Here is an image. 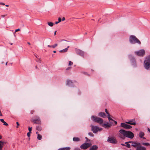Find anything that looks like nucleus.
I'll return each instance as SVG.
<instances>
[{
  "instance_id": "nucleus-19",
  "label": "nucleus",
  "mask_w": 150,
  "mask_h": 150,
  "mask_svg": "<svg viewBox=\"0 0 150 150\" xmlns=\"http://www.w3.org/2000/svg\"><path fill=\"white\" fill-rule=\"evenodd\" d=\"M144 135V133L143 132H140L139 134V137L141 138H142L143 139H145V137H143V136Z\"/></svg>"
},
{
  "instance_id": "nucleus-21",
  "label": "nucleus",
  "mask_w": 150,
  "mask_h": 150,
  "mask_svg": "<svg viewBox=\"0 0 150 150\" xmlns=\"http://www.w3.org/2000/svg\"><path fill=\"white\" fill-rule=\"evenodd\" d=\"M70 148L69 147H66L59 148L57 150H70Z\"/></svg>"
},
{
  "instance_id": "nucleus-38",
  "label": "nucleus",
  "mask_w": 150,
  "mask_h": 150,
  "mask_svg": "<svg viewBox=\"0 0 150 150\" xmlns=\"http://www.w3.org/2000/svg\"><path fill=\"white\" fill-rule=\"evenodd\" d=\"M30 133L29 132L27 133V135L28 137H30V133Z\"/></svg>"
},
{
  "instance_id": "nucleus-54",
  "label": "nucleus",
  "mask_w": 150,
  "mask_h": 150,
  "mask_svg": "<svg viewBox=\"0 0 150 150\" xmlns=\"http://www.w3.org/2000/svg\"><path fill=\"white\" fill-rule=\"evenodd\" d=\"M16 33V32H15H15H13V35H14V36H16V35H15V33Z\"/></svg>"
},
{
  "instance_id": "nucleus-39",
  "label": "nucleus",
  "mask_w": 150,
  "mask_h": 150,
  "mask_svg": "<svg viewBox=\"0 0 150 150\" xmlns=\"http://www.w3.org/2000/svg\"><path fill=\"white\" fill-rule=\"evenodd\" d=\"M62 21V19L60 18H58V22L60 23V22L61 21Z\"/></svg>"
},
{
  "instance_id": "nucleus-5",
  "label": "nucleus",
  "mask_w": 150,
  "mask_h": 150,
  "mask_svg": "<svg viewBox=\"0 0 150 150\" xmlns=\"http://www.w3.org/2000/svg\"><path fill=\"white\" fill-rule=\"evenodd\" d=\"M91 118L94 122L102 124L103 122V120L102 119L97 117L92 116L91 117Z\"/></svg>"
},
{
  "instance_id": "nucleus-11",
  "label": "nucleus",
  "mask_w": 150,
  "mask_h": 150,
  "mask_svg": "<svg viewBox=\"0 0 150 150\" xmlns=\"http://www.w3.org/2000/svg\"><path fill=\"white\" fill-rule=\"evenodd\" d=\"M127 143H132V144L131 146L134 147H136L137 146L140 144V143L139 142H133L132 141H129V142H126L125 143V144H127Z\"/></svg>"
},
{
  "instance_id": "nucleus-47",
  "label": "nucleus",
  "mask_w": 150,
  "mask_h": 150,
  "mask_svg": "<svg viewBox=\"0 0 150 150\" xmlns=\"http://www.w3.org/2000/svg\"><path fill=\"white\" fill-rule=\"evenodd\" d=\"M59 23V22H58V21H56L55 22V24H58Z\"/></svg>"
},
{
  "instance_id": "nucleus-20",
  "label": "nucleus",
  "mask_w": 150,
  "mask_h": 150,
  "mask_svg": "<svg viewBox=\"0 0 150 150\" xmlns=\"http://www.w3.org/2000/svg\"><path fill=\"white\" fill-rule=\"evenodd\" d=\"M69 47V46H68L67 47V48H66L63 50H61L60 51H59V52H67L68 50V48Z\"/></svg>"
},
{
  "instance_id": "nucleus-25",
  "label": "nucleus",
  "mask_w": 150,
  "mask_h": 150,
  "mask_svg": "<svg viewBox=\"0 0 150 150\" xmlns=\"http://www.w3.org/2000/svg\"><path fill=\"white\" fill-rule=\"evenodd\" d=\"M73 140L74 142H78L80 140V139L79 138L76 137H74Z\"/></svg>"
},
{
  "instance_id": "nucleus-17",
  "label": "nucleus",
  "mask_w": 150,
  "mask_h": 150,
  "mask_svg": "<svg viewBox=\"0 0 150 150\" xmlns=\"http://www.w3.org/2000/svg\"><path fill=\"white\" fill-rule=\"evenodd\" d=\"M103 126L105 128L108 129L110 127V125L108 124V122L107 124H104L103 125Z\"/></svg>"
},
{
  "instance_id": "nucleus-15",
  "label": "nucleus",
  "mask_w": 150,
  "mask_h": 150,
  "mask_svg": "<svg viewBox=\"0 0 150 150\" xmlns=\"http://www.w3.org/2000/svg\"><path fill=\"white\" fill-rule=\"evenodd\" d=\"M76 53L77 54L80 55L81 56L84 57V52L83 51L80 50H78L76 51Z\"/></svg>"
},
{
  "instance_id": "nucleus-27",
  "label": "nucleus",
  "mask_w": 150,
  "mask_h": 150,
  "mask_svg": "<svg viewBox=\"0 0 150 150\" xmlns=\"http://www.w3.org/2000/svg\"><path fill=\"white\" fill-rule=\"evenodd\" d=\"M36 129L39 131H41L42 130V128L40 126H38L36 127Z\"/></svg>"
},
{
  "instance_id": "nucleus-2",
  "label": "nucleus",
  "mask_w": 150,
  "mask_h": 150,
  "mask_svg": "<svg viewBox=\"0 0 150 150\" xmlns=\"http://www.w3.org/2000/svg\"><path fill=\"white\" fill-rule=\"evenodd\" d=\"M144 67L145 69L150 70V55L145 57L144 62Z\"/></svg>"
},
{
  "instance_id": "nucleus-37",
  "label": "nucleus",
  "mask_w": 150,
  "mask_h": 150,
  "mask_svg": "<svg viewBox=\"0 0 150 150\" xmlns=\"http://www.w3.org/2000/svg\"><path fill=\"white\" fill-rule=\"evenodd\" d=\"M105 111L106 113L108 115H109V113L108 112V111L107 109H105Z\"/></svg>"
},
{
  "instance_id": "nucleus-18",
  "label": "nucleus",
  "mask_w": 150,
  "mask_h": 150,
  "mask_svg": "<svg viewBox=\"0 0 150 150\" xmlns=\"http://www.w3.org/2000/svg\"><path fill=\"white\" fill-rule=\"evenodd\" d=\"M98 115L99 116H100L103 117H106V115L105 113L103 112H100L98 113Z\"/></svg>"
},
{
  "instance_id": "nucleus-22",
  "label": "nucleus",
  "mask_w": 150,
  "mask_h": 150,
  "mask_svg": "<svg viewBox=\"0 0 150 150\" xmlns=\"http://www.w3.org/2000/svg\"><path fill=\"white\" fill-rule=\"evenodd\" d=\"M73 83L70 80H68L67 82V85L69 86H71Z\"/></svg>"
},
{
  "instance_id": "nucleus-14",
  "label": "nucleus",
  "mask_w": 150,
  "mask_h": 150,
  "mask_svg": "<svg viewBox=\"0 0 150 150\" xmlns=\"http://www.w3.org/2000/svg\"><path fill=\"white\" fill-rule=\"evenodd\" d=\"M136 148V150H146V148L144 146H142V144L140 143V144Z\"/></svg>"
},
{
  "instance_id": "nucleus-4",
  "label": "nucleus",
  "mask_w": 150,
  "mask_h": 150,
  "mask_svg": "<svg viewBox=\"0 0 150 150\" xmlns=\"http://www.w3.org/2000/svg\"><path fill=\"white\" fill-rule=\"evenodd\" d=\"M129 41L130 43L135 44L137 43L140 45L141 43L140 41L134 35H131L129 38Z\"/></svg>"
},
{
  "instance_id": "nucleus-13",
  "label": "nucleus",
  "mask_w": 150,
  "mask_h": 150,
  "mask_svg": "<svg viewBox=\"0 0 150 150\" xmlns=\"http://www.w3.org/2000/svg\"><path fill=\"white\" fill-rule=\"evenodd\" d=\"M36 119H33L32 120V121L35 123L39 124L40 123V119L39 117H36Z\"/></svg>"
},
{
  "instance_id": "nucleus-34",
  "label": "nucleus",
  "mask_w": 150,
  "mask_h": 150,
  "mask_svg": "<svg viewBox=\"0 0 150 150\" xmlns=\"http://www.w3.org/2000/svg\"><path fill=\"white\" fill-rule=\"evenodd\" d=\"M57 45V44H55L54 45H52V47L53 48H55Z\"/></svg>"
},
{
  "instance_id": "nucleus-29",
  "label": "nucleus",
  "mask_w": 150,
  "mask_h": 150,
  "mask_svg": "<svg viewBox=\"0 0 150 150\" xmlns=\"http://www.w3.org/2000/svg\"><path fill=\"white\" fill-rule=\"evenodd\" d=\"M47 23L48 25L50 27L54 25V24L51 22H48Z\"/></svg>"
},
{
  "instance_id": "nucleus-28",
  "label": "nucleus",
  "mask_w": 150,
  "mask_h": 150,
  "mask_svg": "<svg viewBox=\"0 0 150 150\" xmlns=\"http://www.w3.org/2000/svg\"><path fill=\"white\" fill-rule=\"evenodd\" d=\"M42 138V136L40 134H38V137H37V139L39 140H40Z\"/></svg>"
},
{
  "instance_id": "nucleus-41",
  "label": "nucleus",
  "mask_w": 150,
  "mask_h": 150,
  "mask_svg": "<svg viewBox=\"0 0 150 150\" xmlns=\"http://www.w3.org/2000/svg\"><path fill=\"white\" fill-rule=\"evenodd\" d=\"M7 16V14H6V15H1V17L2 18L6 16Z\"/></svg>"
},
{
  "instance_id": "nucleus-6",
  "label": "nucleus",
  "mask_w": 150,
  "mask_h": 150,
  "mask_svg": "<svg viewBox=\"0 0 150 150\" xmlns=\"http://www.w3.org/2000/svg\"><path fill=\"white\" fill-rule=\"evenodd\" d=\"M91 130L94 133H96L97 132L100 131L102 130V128L99 127L97 126L91 125Z\"/></svg>"
},
{
  "instance_id": "nucleus-35",
  "label": "nucleus",
  "mask_w": 150,
  "mask_h": 150,
  "mask_svg": "<svg viewBox=\"0 0 150 150\" xmlns=\"http://www.w3.org/2000/svg\"><path fill=\"white\" fill-rule=\"evenodd\" d=\"M73 64V62H71V61H70L69 62V65L70 66L71 65Z\"/></svg>"
},
{
  "instance_id": "nucleus-7",
  "label": "nucleus",
  "mask_w": 150,
  "mask_h": 150,
  "mask_svg": "<svg viewBox=\"0 0 150 150\" xmlns=\"http://www.w3.org/2000/svg\"><path fill=\"white\" fill-rule=\"evenodd\" d=\"M136 55L140 57H143L145 54V51L144 50H141L139 51L135 52Z\"/></svg>"
},
{
  "instance_id": "nucleus-16",
  "label": "nucleus",
  "mask_w": 150,
  "mask_h": 150,
  "mask_svg": "<svg viewBox=\"0 0 150 150\" xmlns=\"http://www.w3.org/2000/svg\"><path fill=\"white\" fill-rule=\"evenodd\" d=\"M98 147L96 145H93L91 147L89 150H97Z\"/></svg>"
},
{
  "instance_id": "nucleus-42",
  "label": "nucleus",
  "mask_w": 150,
  "mask_h": 150,
  "mask_svg": "<svg viewBox=\"0 0 150 150\" xmlns=\"http://www.w3.org/2000/svg\"><path fill=\"white\" fill-rule=\"evenodd\" d=\"M85 139L87 140V142H89L90 141V140H88V138L87 137H86Z\"/></svg>"
},
{
  "instance_id": "nucleus-48",
  "label": "nucleus",
  "mask_w": 150,
  "mask_h": 150,
  "mask_svg": "<svg viewBox=\"0 0 150 150\" xmlns=\"http://www.w3.org/2000/svg\"><path fill=\"white\" fill-rule=\"evenodd\" d=\"M71 67H69L67 69V70H69L71 68Z\"/></svg>"
},
{
  "instance_id": "nucleus-36",
  "label": "nucleus",
  "mask_w": 150,
  "mask_h": 150,
  "mask_svg": "<svg viewBox=\"0 0 150 150\" xmlns=\"http://www.w3.org/2000/svg\"><path fill=\"white\" fill-rule=\"evenodd\" d=\"M16 123L17 125V126L16 127V128H18V127L19 126V123L18 122H16Z\"/></svg>"
},
{
  "instance_id": "nucleus-61",
  "label": "nucleus",
  "mask_w": 150,
  "mask_h": 150,
  "mask_svg": "<svg viewBox=\"0 0 150 150\" xmlns=\"http://www.w3.org/2000/svg\"><path fill=\"white\" fill-rule=\"evenodd\" d=\"M28 44H29V45H30V43L29 42H28Z\"/></svg>"
},
{
  "instance_id": "nucleus-40",
  "label": "nucleus",
  "mask_w": 150,
  "mask_h": 150,
  "mask_svg": "<svg viewBox=\"0 0 150 150\" xmlns=\"http://www.w3.org/2000/svg\"><path fill=\"white\" fill-rule=\"evenodd\" d=\"M20 30L19 29H18L15 30V32H17L18 31H20Z\"/></svg>"
},
{
  "instance_id": "nucleus-59",
  "label": "nucleus",
  "mask_w": 150,
  "mask_h": 150,
  "mask_svg": "<svg viewBox=\"0 0 150 150\" xmlns=\"http://www.w3.org/2000/svg\"><path fill=\"white\" fill-rule=\"evenodd\" d=\"M53 52L54 53H56V51H54Z\"/></svg>"
},
{
  "instance_id": "nucleus-56",
  "label": "nucleus",
  "mask_w": 150,
  "mask_h": 150,
  "mask_svg": "<svg viewBox=\"0 0 150 150\" xmlns=\"http://www.w3.org/2000/svg\"><path fill=\"white\" fill-rule=\"evenodd\" d=\"M36 134H37L38 135V134H39V132H36Z\"/></svg>"
},
{
  "instance_id": "nucleus-26",
  "label": "nucleus",
  "mask_w": 150,
  "mask_h": 150,
  "mask_svg": "<svg viewBox=\"0 0 150 150\" xmlns=\"http://www.w3.org/2000/svg\"><path fill=\"white\" fill-rule=\"evenodd\" d=\"M142 145L145 146H150V144L148 143H143L141 144Z\"/></svg>"
},
{
  "instance_id": "nucleus-32",
  "label": "nucleus",
  "mask_w": 150,
  "mask_h": 150,
  "mask_svg": "<svg viewBox=\"0 0 150 150\" xmlns=\"http://www.w3.org/2000/svg\"><path fill=\"white\" fill-rule=\"evenodd\" d=\"M88 134L91 137H93L94 136V134H93V133H92V132H89L88 133Z\"/></svg>"
},
{
  "instance_id": "nucleus-31",
  "label": "nucleus",
  "mask_w": 150,
  "mask_h": 150,
  "mask_svg": "<svg viewBox=\"0 0 150 150\" xmlns=\"http://www.w3.org/2000/svg\"><path fill=\"white\" fill-rule=\"evenodd\" d=\"M110 115H108V120L110 121V120H113L112 119V118H110Z\"/></svg>"
},
{
  "instance_id": "nucleus-60",
  "label": "nucleus",
  "mask_w": 150,
  "mask_h": 150,
  "mask_svg": "<svg viewBox=\"0 0 150 150\" xmlns=\"http://www.w3.org/2000/svg\"><path fill=\"white\" fill-rule=\"evenodd\" d=\"M2 137L0 135V139H1Z\"/></svg>"
},
{
  "instance_id": "nucleus-52",
  "label": "nucleus",
  "mask_w": 150,
  "mask_h": 150,
  "mask_svg": "<svg viewBox=\"0 0 150 150\" xmlns=\"http://www.w3.org/2000/svg\"><path fill=\"white\" fill-rule=\"evenodd\" d=\"M47 46L49 47H52V45H48Z\"/></svg>"
},
{
  "instance_id": "nucleus-23",
  "label": "nucleus",
  "mask_w": 150,
  "mask_h": 150,
  "mask_svg": "<svg viewBox=\"0 0 150 150\" xmlns=\"http://www.w3.org/2000/svg\"><path fill=\"white\" fill-rule=\"evenodd\" d=\"M0 120L1 122L3 123L4 125L6 126L8 125V124L6 122L4 121L3 119H0Z\"/></svg>"
},
{
  "instance_id": "nucleus-9",
  "label": "nucleus",
  "mask_w": 150,
  "mask_h": 150,
  "mask_svg": "<svg viewBox=\"0 0 150 150\" xmlns=\"http://www.w3.org/2000/svg\"><path fill=\"white\" fill-rule=\"evenodd\" d=\"M107 141L108 142L111 143L116 144L117 143L115 138L114 137H108Z\"/></svg>"
},
{
  "instance_id": "nucleus-46",
  "label": "nucleus",
  "mask_w": 150,
  "mask_h": 150,
  "mask_svg": "<svg viewBox=\"0 0 150 150\" xmlns=\"http://www.w3.org/2000/svg\"><path fill=\"white\" fill-rule=\"evenodd\" d=\"M65 20V18L64 17H63L62 18V21H64Z\"/></svg>"
},
{
  "instance_id": "nucleus-49",
  "label": "nucleus",
  "mask_w": 150,
  "mask_h": 150,
  "mask_svg": "<svg viewBox=\"0 0 150 150\" xmlns=\"http://www.w3.org/2000/svg\"><path fill=\"white\" fill-rule=\"evenodd\" d=\"M148 130L149 132H150V129L149 128H148Z\"/></svg>"
},
{
  "instance_id": "nucleus-30",
  "label": "nucleus",
  "mask_w": 150,
  "mask_h": 150,
  "mask_svg": "<svg viewBox=\"0 0 150 150\" xmlns=\"http://www.w3.org/2000/svg\"><path fill=\"white\" fill-rule=\"evenodd\" d=\"M126 144L125 146H126L128 148H130L131 145L129 143L127 144Z\"/></svg>"
},
{
  "instance_id": "nucleus-53",
  "label": "nucleus",
  "mask_w": 150,
  "mask_h": 150,
  "mask_svg": "<svg viewBox=\"0 0 150 150\" xmlns=\"http://www.w3.org/2000/svg\"><path fill=\"white\" fill-rule=\"evenodd\" d=\"M75 150H80V149L76 148L75 149Z\"/></svg>"
},
{
  "instance_id": "nucleus-64",
  "label": "nucleus",
  "mask_w": 150,
  "mask_h": 150,
  "mask_svg": "<svg viewBox=\"0 0 150 150\" xmlns=\"http://www.w3.org/2000/svg\"><path fill=\"white\" fill-rule=\"evenodd\" d=\"M2 64H3L4 63V62H2V63H1Z\"/></svg>"
},
{
  "instance_id": "nucleus-62",
  "label": "nucleus",
  "mask_w": 150,
  "mask_h": 150,
  "mask_svg": "<svg viewBox=\"0 0 150 150\" xmlns=\"http://www.w3.org/2000/svg\"><path fill=\"white\" fill-rule=\"evenodd\" d=\"M10 44L11 45H13V43H10Z\"/></svg>"
},
{
  "instance_id": "nucleus-43",
  "label": "nucleus",
  "mask_w": 150,
  "mask_h": 150,
  "mask_svg": "<svg viewBox=\"0 0 150 150\" xmlns=\"http://www.w3.org/2000/svg\"><path fill=\"white\" fill-rule=\"evenodd\" d=\"M34 111L33 110H32L31 111L30 113H31L32 114H33V113L34 112Z\"/></svg>"
},
{
  "instance_id": "nucleus-57",
  "label": "nucleus",
  "mask_w": 150,
  "mask_h": 150,
  "mask_svg": "<svg viewBox=\"0 0 150 150\" xmlns=\"http://www.w3.org/2000/svg\"><path fill=\"white\" fill-rule=\"evenodd\" d=\"M121 145L122 146H125V144H121Z\"/></svg>"
},
{
  "instance_id": "nucleus-44",
  "label": "nucleus",
  "mask_w": 150,
  "mask_h": 150,
  "mask_svg": "<svg viewBox=\"0 0 150 150\" xmlns=\"http://www.w3.org/2000/svg\"><path fill=\"white\" fill-rule=\"evenodd\" d=\"M0 4L2 5H5V4H4V3H1V2H0Z\"/></svg>"
},
{
  "instance_id": "nucleus-63",
  "label": "nucleus",
  "mask_w": 150,
  "mask_h": 150,
  "mask_svg": "<svg viewBox=\"0 0 150 150\" xmlns=\"http://www.w3.org/2000/svg\"><path fill=\"white\" fill-rule=\"evenodd\" d=\"M7 64V62H6V65Z\"/></svg>"
},
{
  "instance_id": "nucleus-10",
  "label": "nucleus",
  "mask_w": 150,
  "mask_h": 150,
  "mask_svg": "<svg viewBox=\"0 0 150 150\" xmlns=\"http://www.w3.org/2000/svg\"><path fill=\"white\" fill-rule=\"evenodd\" d=\"M120 127H123V128L127 129H131L132 127L131 126L123 122L121 123Z\"/></svg>"
},
{
  "instance_id": "nucleus-8",
  "label": "nucleus",
  "mask_w": 150,
  "mask_h": 150,
  "mask_svg": "<svg viewBox=\"0 0 150 150\" xmlns=\"http://www.w3.org/2000/svg\"><path fill=\"white\" fill-rule=\"evenodd\" d=\"M91 143H85L80 146V148L83 149H86L91 146Z\"/></svg>"
},
{
  "instance_id": "nucleus-1",
  "label": "nucleus",
  "mask_w": 150,
  "mask_h": 150,
  "mask_svg": "<svg viewBox=\"0 0 150 150\" xmlns=\"http://www.w3.org/2000/svg\"><path fill=\"white\" fill-rule=\"evenodd\" d=\"M119 132V133L118 134L119 137L123 139H125V137L132 139L134 136V134L132 132L125 131L124 129L120 130Z\"/></svg>"
},
{
  "instance_id": "nucleus-50",
  "label": "nucleus",
  "mask_w": 150,
  "mask_h": 150,
  "mask_svg": "<svg viewBox=\"0 0 150 150\" xmlns=\"http://www.w3.org/2000/svg\"><path fill=\"white\" fill-rule=\"evenodd\" d=\"M56 33H57V31H55L54 32V35H56Z\"/></svg>"
},
{
  "instance_id": "nucleus-33",
  "label": "nucleus",
  "mask_w": 150,
  "mask_h": 150,
  "mask_svg": "<svg viewBox=\"0 0 150 150\" xmlns=\"http://www.w3.org/2000/svg\"><path fill=\"white\" fill-rule=\"evenodd\" d=\"M32 127H28V130L29 131V132H30V133H31V131L32 130Z\"/></svg>"
},
{
  "instance_id": "nucleus-12",
  "label": "nucleus",
  "mask_w": 150,
  "mask_h": 150,
  "mask_svg": "<svg viewBox=\"0 0 150 150\" xmlns=\"http://www.w3.org/2000/svg\"><path fill=\"white\" fill-rule=\"evenodd\" d=\"M127 124H128L131 125H135L136 124L135 122V120L134 119L128 120V121L125 122Z\"/></svg>"
},
{
  "instance_id": "nucleus-45",
  "label": "nucleus",
  "mask_w": 150,
  "mask_h": 150,
  "mask_svg": "<svg viewBox=\"0 0 150 150\" xmlns=\"http://www.w3.org/2000/svg\"><path fill=\"white\" fill-rule=\"evenodd\" d=\"M113 121H114V122L115 124V125H116L117 124V122L116 121L114 120H113Z\"/></svg>"
},
{
  "instance_id": "nucleus-55",
  "label": "nucleus",
  "mask_w": 150,
  "mask_h": 150,
  "mask_svg": "<svg viewBox=\"0 0 150 150\" xmlns=\"http://www.w3.org/2000/svg\"><path fill=\"white\" fill-rule=\"evenodd\" d=\"M131 57H132V56H131V55H129V58H131Z\"/></svg>"
},
{
  "instance_id": "nucleus-3",
  "label": "nucleus",
  "mask_w": 150,
  "mask_h": 150,
  "mask_svg": "<svg viewBox=\"0 0 150 150\" xmlns=\"http://www.w3.org/2000/svg\"><path fill=\"white\" fill-rule=\"evenodd\" d=\"M144 67L145 69L150 70V55L145 57L144 62Z\"/></svg>"
},
{
  "instance_id": "nucleus-58",
  "label": "nucleus",
  "mask_w": 150,
  "mask_h": 150,
  "mask_svg": "<svg viewBox=\"0 0 150 150\" xmlns=\"http://www.w3.org/2000/svg\"><path fill=\"white\" fill-rule=\"evenodd\" d=\"M5 6H6V7H8V6H9V5H5Z\"/></svg>"
},
{
  "instance_id": "nucleus-51",
  "label": "nucleus",
  "mask_w": 150,
  "mask_h": 150,
  "mask_svg": "<svg viewBox=\"0 0 150 150\" xmlns=\"http://www.w3.org/2000/svg\"><path fill=\"white\" fill-rule=\"evenodd\" d=\"M2 115L1 113V111H0V116H2Z\"/></svg>"
},
{
  "instance_id": "nucleus-24",
  "label": "nucleus",
  "mask_w": 150,
  "mask_h": 150,
  "mask_svg": "<svg viewBox=\"0 0 150 150\" xmlns=\"http://www.w3.org/2000/svg\"><path fill=\"white\" fill-rule=\"evenodd\" d=\"M4 143L2 141H0V150H1L4 146Z\"/></svg>"
}]
</instances>
